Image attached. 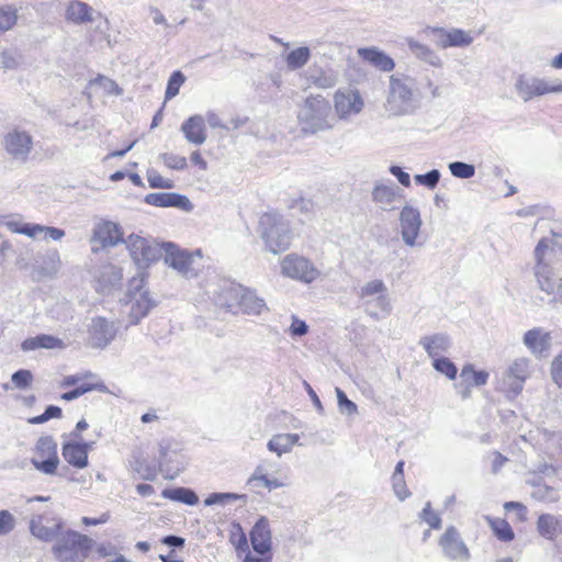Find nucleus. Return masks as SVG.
I'll return each mask as SVG.
<instances>
[{
  "instance_id": "obj_1",
  "label": "nucleus",
  "mask_w": 562,
  "mask_h": 562,
  "mask_svg": "<svg viewBox=\"0 0 562 562\" xmlns=\"http://www.w3.org/2000/svg\"><path fill=\"white\" fill-rule=\"evenodd\" d=\"M334 121L331 104L321 94L307 97L297 111V122L303 133L315 134L330 130Z\"/></svg>"
},
{
  "instance_id": "obj_2",
  "label": "nucleus",
  "mask_w": 562,
  "mask_h": 562,
  "mask_svg": "<svg viewBox=\"0 0 562 562\" xmlns=\"http://www.w3.org/2000/svg\"><path fill=\"white\" fill-rule=\"evenodd\" d=\"M93 546V540L71 529H63L52 548L60 562H83Z\"/></svg>"
},
{
  "instance_id": "obj_3",
  "label": "nucleus",
  "mask_w": 562,
  "mask_h": 562,
  "mask_svg": "<svg viewBox=\"0 0 562 562\" xmlns=\"http://www.w3.org/2000/svg\"><path fill=\"white\" fill-rule=\"evenodd\" d=\"M386 111L394 116L412 114L418 106L414 93V81L408 77L391 76Z\"/></svg>"
},
{
  "instance_id": "obj_4",
  "label": "nucleus",
  "mask_w": 562,
  "mask_h": 562,
  "mask_svg": "<svg viewBox=\"0 0 562 562\" xmlns=\"http://www.w3.org/2000/svg\"><path fill=\"white\" fill-rule=\"evenodd\" d=\"M261 237L268 249L273 254L285 251L290 245L292 235L289 224L274 212H267L259 222Z\"/></svg>"
},
{
  "instance_id": "obj_5",
  "label": "nucleus",
  "mask_w": 562,
  "mask_h": 562,
  "mask_svg": "<svg viewBox=\"0 0 562 562\" xmlns=\"http://www.w3.org/2000/svg\"><path fill=\"white\" fill-rule=\"evenodd\" d=\"M553 249L548 241L541 239L535 249V277L539 289L547 294H558L562 302V278L555 282L554 269L551 265Z\"/></svg>"
},
{
  "instance_id": "obj_6",
  "label": "nucleus",
  "mask_w": 562,
  "mask_h": 562,
  "mask_svg": "<svg viewBox=\"0 0 562 562\" xmlns=\"http://www.w3.org/2000/svg\"><path fill=\"white\" fill-rule=\"evenodd\" d=\"M358 296L367 314L376 319L380 317V313L389 315L392 310L387 286L380 279L366 282L359 289Z\"/></svg>"
},
{
  "instance_id": "obj_7",
  "label": "nucleus",
  "mask_w": 562,
  "mask_h": 562,
  "mask_svg": "<svg viewBox=\"0 0 562 562\" xmlns=\"http://www.w3.org/2000/svg\"><path fill=\"white\" fill-rule=\"evenodd\" d=\"M125 304L130 305V323L137 324L154 307L155 301L144 290V274L139 273L128 283Z\"/></svg>"
},
{
  "instance_id": "obj_8",
  "label": "nucleus",
  "mask_w": 562,
  "mask_h": 562,
  "mask_svg": "<svg viewBox=\"0 0 562 562\" xmlns=\"http://www.w3.org/2000/svg\"><path fill=\"white\" fill-rule=\"evenodd\" d=\"M515 90L522 101L528 102L547 93L562 92V81H548L544 78L524 74L517 77Z\"/></svg>"
},
{
  "instance_id": "obj_9",
  "label": "nucleus",
  "mask_w": 562,
  "mask_h": 562,
  "mask_svg": "<svg viewBox=\"0 0 562 562\" xmlns=\"http://www.w3.org/2000/svg\"><path fill=\"white\" fill-rule=\"evenodd\" d=\"M57 453V443L50 436L41 437L35 446L34 457L31 459L32 465L40 472L54 475L59 465Z\"/></svg>"
},
{
  "instance_id": "obj_10",
  "label": "nucleus",
  "mask_w": 562,
  "mask_h": 562,
  "mask_svg": "<svg viewBox=\"0 0 562 562\" xmlns=\"http://www.w3.org/2000/svg\"><path fill=\"white\" fill-rule=\"evenodd\" d=\"M281 273L303 283H312L321 276V271L311 260L296 254L286 255L282 259Z\"/></svg>"
},
{
  "instance_id": "obj_11",
  "label": "nucleus",
  "mask_w": 562,
  "mask_h": 562,
  "mask_svg": "<svg viewBox=\"0 0 562 562\" xmlns=\"http://www.w3.org/2000/svg\"><path fill=\"white\" fill-rule=\"evenodd\" d=\"M124 241L131 257L139 268L147 267L162 256L164 244L159 245L154 240L134 234H131Z\"/></svg>"
},
{
  "instance_id": "obj_12",
  "label": "nucleus",
  "mask_w": 562,
  "mask_h": 562,
  "mask_svg": "<svg viewBox=\"0 0 562 562\" xmlns=\"http://www.w3.org/2000/svg\"><path fill=\"white\" fill-rule=\"evenodd\" d=\"M423 33L426 35H434L435 44L442 49L449 47H469L474 41L472 31H464L457 27L445 29L439 26H428L423 31Z\"/></svg>"
},
{
  "instance_id": "obj_13",
  "label": "nucleus",
  "mask_w": 562,
  "mask_h": 562,
  "mask_svg": "<svg viewBox=\"0 0 562 562\" xmlns=\"http://www.w3.org/2000/svg\"><path fill=\"white\" fill-rule=\"evenodd\" d=\"M398 221L402 240L406 246L415 247L423 225L419 211L406 204L400 212Z\"/></svg>"
},
{
  "instance_id": "obj_14",
  "label": "nucleus",
  "mask_w": 562,
  "mask_h": 562,
  "mask_svg": "<svg viewBox=\"0 0 562 562\" xmlns=\"http://www.w3.org/2000/svg\"><path fill=\"white\" fill-rule=\"evenodd\" d=\"M119 326L104 317H93L88 326V341L93 348H105L116 336Z\"/></svg>"
},
{
  "instance_id": "obj_15",
  "label": "nucleus",
  "mask_w": 562,
  "mask_h": 562,
  "mask_svg": "<svg viewBox=\"0 0 562 562\" xmlns=\"http://www.w3.org/2000/svg\"><path fill=\"white\" fill-rule=\"evenodd\" d=\"M123 241L120 227L110 221L98 223L93 228V234L90 238L92 251L98 252L101 249L116 246Z\"/></svg>"
},
{
  "instance_id": "obj_16",
  "label": "nucleus",
  "mask_w": 562,
  "mask_h": 562,
  "mask_svg": "<svg viewBox=\"0 0 562 562\" xmlns=\"http://www.w3.org/2000/svg\"><path fill=\"white\" fill-rule=\"evenodd\" d=\"M363 104V100L357 90H338L334 95L336 114L341 120H347L360 113Z\"/></svg>"
},
{
  "instance_id": "obj_17",
  "label": "nucleus",
  "mask_w": 562,
  "mask_h": 562,
  "mask_svg": "<svg viewBox=\"0 0 562 562\" xmlns=\"http://www.w3.org/2000/svg\"><path fill=\"white\" fill-rule=\"evenodd\" d=\"M522 344L533 357L546 358L552 346V336L543 327H533L524 334Z\"/></svg>"
},
{
  "instance_id": "obj_18",
  "label": "nucleus",
  "mask_w": 562,
  "mask_h": 562,
  "mask_svg": "<svg viewBox=\"0 0 562 562\" xmlns=\"http://www.w3.org/2000/svg\"><path fill=\"white\" fill-rule=\"evenodd\" d=\"M439 546L445 555L450 560L467 562L470 559L469 549L453 526L446 529L445 533L439 539Z\"/></svg>"
},
{
  "instance_id": "obj_19",
  "label": "nucleus",
  "mask_w": 562,
  "mask_h": 562,
  "mask_svg": "<svg viewBox=\"0 0 562 562\" xmlns=\"http://www.w3.org/2000/svg\"><path fill=\"white\" fill-rule=\"evenodd\" d=\"M3 145L13 159L25 161L32 150L33 139L29 133L14 130L4 136Z\"/></svg>"
},
{
  "instance_id": "obj_20",
  "label": "nucleus",
  "mask_w": 562,
  "mask_h": 562,
  "mask_svg": "<svg viewBox=\"0 0 562 562\" xmlns=\"http://www.w3.org/2000/svg\"><path fill=\"white\" fill-rule=\"evenodd\" d=\"M403 200V191L394 183H376L372 190V201L381 210L390 212L397 210Z\"/></svg>"
},
{
  "instance_id": "obj_21",
  "label": "nucleus",
  "mask_w": 562,
  "mask_h": 562,
  "mask_svg": "<svg viewBox=\"0 0 562 562\" xmlns=\"http://www.w3.org/2000/svg\"><path fill=\"white\" fill-rule=\"evenodd\" d=\"M165 262L183 277L194 274L192 262L193 258L187 250H182L172 243L164 244Z\"/></svg>"
},
{
  "instance_id": "obj_22",
  "label": "nucleus",
  "mask_w": 562,
  "mask_h": 562,
  "mask_svg": "<svg viewBox=\"0 0 562 562\" xmlns=\"http://www.w3.org/2000/svg\"><path fill=\"white\" fill-rule=\"evenodd\" d=\"M100 18H102L101 12L94 10L91 5L80 0H71L66 7V21L76 25L93 23Z\"/></svg>"
},
{
  "instance_id": "obj_23",
  "label": "nucleus",
  "mask_w": 562,
  "mask_h": 562,
  "mask_svg": "<svg viewBox=\"0 0 562 562\" xmlns=\"http://www.w3.org/2000/svg\"><path fill=\"white\" fill-rule=\"evenodd\" d=\"M63 529L64 521L61 518H54L50 526L44 524V517L42 515L34 516L30 520L31 533L44 542L56 540Z\"/></svg>"
},
{
  "instance_id": "obj_24",
  "label": "nucleus",
  "mask_w": 562,
  "mask_h": 562,
  "mask_svg": "<svg viewBox=\"0 0 562 562\" xmlns=\"http://www.w3.org/2000/svg\"><path fill=\"white\" fill-rule=\"evenodd\" d=\"M145 202L149 205L160 207H178L183 211H191L193 205L191 201L182 194L175 192L149 193L145 196Z\"/></svg>"
},
{
  "instance_id": "obj_25",
  "label": "nucleus",
  "mask_w": 562,
  "mask_h": 562,
  "mask_svg": "<svg viewBox=\"0 0 562 562\" xmlns=\"http://www.w3.org/2000/svg\"><path fill=\"white\" fill-rule=\"evenodd\" d=\"M180 130L183 133L187 142L195 146L204 144L207 138L205 120L200 114H194L187 119L181 124Z\"/></svg>"
},
{
  "instance_id": "obj_26",
  "label": "nucleus",
  "mask_w": 562,
  "mask_h": 562,
  "mask_svg": "<svg viewBox=\"0 0 562 562\" xmlns=\"http://www.w3.org/2000/svg\"><path fill=\"white\" fill-rule=\"evenodd\" d=\"M91 442L68 441L63 445V457L72 467L83 469L88 465V451Z\"/></svg>"
},
{
  "instance_id": "obj_27",
  "label": "nucleus",
  "mask_w": 562,
  "mask_h": 562,
  "mask_svg": "<svg viewBox=\"0 0 562 562\" xmlns=\"http://www.w3.org/2000/svg\"><path fill=\"white\" fill-rule=\"evenodd\" d=\"M250 540L252 549L259 553L265 554L271 549V532L269 529V521L266 517H261L252 527L250 532Z\"/></svg>"
},
{
  "instance_id": "obj_28",
  "label": "nucleus",
  "mask_w": 562,
  "mask_h": 562,
  "mask_svg": "<svg viewBox=\"0 0 562 562\" xmlns=\"http://www.w3.org/2000/svg\"><path fill=\"white\" fill-rule=\"evenodd\" d=\"M244 285L239 283L226 282L216 293L215 304L220 307L231 311L233 307L239 306V301L243 297Z\"/></svg>"
},
{
  "instance_id": "obj_29",
  "label": "nucleus",
  "mask_w": 562,
  "mask_h": 562,
  "mask_svg": "<svg viewBox=\"0 0 562 562\" xmlns=\"http://www.w3.org/2000/svg\"><path fill=\"white\" fill-rule=\"evenodd\" d=\"M358 55L381 71H391L395 67L394 60L376 47L359 48Z\"/></svg>"
},
{
  "instance_id": "obj_30",
  "label": "nucleus",
  "mask_w": 562,
  "mask_h": 562,
  "mask_svg": "<svg viewBox=\"0 0 562 562\" xmlns=\"http://www.w3.org/2000/svg\"><path fill=\"white\" fill-rule=\"evenodd\" d=\"M241 295L238 307L244 314L258 316L268 311L265 300L255 290L244 286Z\"/></svg>"
},
{
  "instance_id": "obj_31",
  "label": "nucleus",
  "mask_w": 562,
  "mask_h": 562,
  "mask_svg": "<svg viewBox=\"0 0 562 562\" xmlns=\"http://www.w3.org/2000/svg\"><path fill=\"white\" fill-rule=\"evenodd\" d=\"M406 44H407V47L409 48V50L412 52V54L416 58L427 63L428 65H430L432 67H436V68L442 67V65H443L442 59L428 45L422 44L418 41L414 40L413 37L406 38Z\"/></svg>"
},
{
  "instance_id": "obj_32",
  "label": "nucleus",
  "mask_w": 562,
  "mask_h": 562,
  "mask_svg": "<svg viewBox=\"0 0 562 562\" xmlns=\"http://www.w3.org/2000/svg\"><path fill=\"white\" fill-rule=\"evenodd\" d=\"M419 345L425 349L427 355L432 358H439L440 353L448 351L450 348V338L445 334H435L424 336L419 340Z\"/></svg>"
},
{
  "instance_id": "obj_33",
  "label": "nucleus",
  "mask_w": 562,
  "mask_h": 562,
  "mask_svg": "<svg viewBox=\"0 0 562 562\" xmlns=\"http://www.w3.org/2000/svg\"><path fill=\"white\" fill-rule=\"evenodd\" d=\"M300 435L297 434H277L268 441L267 448L270 452L281 457L291 452L292 448L299 443Z\"/></svg>"
},
{
  "instance_id": "obj_34",
  "label": "nucleus",
  "mask_w": 562,
  "mask_h": 562,
  "mask_svg": "<svg viewBox=\"0 0 562 562\" xmlns=\"http://www.w3.org/2000/svg\"><path fill=\"white\" fill-rule=\"evenodd\" d=\"M538 532L546 539L552 540L562 533V520L551 514H542L537 521Z\"/></svg>"
},
{
  "instance_id": "obj_35",
  "label": "nucleus",
  "mask_w": 562,
  "mask_h": 562,
  "mask_svg": "<svg viewBox=\"0 0 562 562\" xmlns=\"http://www.w3.org/2000/svg\"><path fill=\"white\" fill-rule=\"evenodd\" d=\"M61 267V259L58 250L50 249L42 258V262L37 268L41 277H54Z\"/></svg>"
},
{
  "instance_id": "obj_36",
  "label": "nucleus",
  "mask_w": 562,
  "mask_h": 562,
  "mask_svg": "<svg viewBox=\"0 0 562 562\" xmlns=\"http://www.w3.org/2000/svg\"><path fill=\"white\" fill-rule=\"evenodd\" d=\"M161 495L165 498L180 502L191 506L196 505L199 503V497L195 494V492L186 487L166 488L162 491Z\"/></svg>"
},
{
  "instance_id": "obj_37",
  "label": "nucleus",
  "mask_w": 562,
  "mask_h": 562,
  "mask_svg": "<svg viewBox=\"0 0 562 562\" xmlns=\"http://www.w3.org/2000/svg\"><path fill=\"white\" fill-rule=\"evenodd\" d=\"M541 440L548 453L553 457H562V434L560 431L543 429Z\"/></svg>"
},
{
  "instance_id": "obj_38",
  "label": "nucleus",
  "mask_w": 562,
  "mask_h": 562,
  "mask_svg": "<svg viewBox=\"0 0 562 562\" xmlns=\"http://www.w3.org/2000/svg\"><path fill=\"white\" fill-rule=\"evenodd\" d=\"M311 58V50L306 46H302L291 50L286 57V67L290 70H296L304 67Z\"/></svg>"
},
{
  "instance_id": "obj_39",
  "label": "nucleus",
  "mask_w": 562,
  "mask_h": 562,
  "mask_svg": "<svg viewBox=\"0 0 562 562\" xmlns=\"http://www.w3.org/2000/svg\"><path fill=\"white\" fill-rule=\"evenodd\" d=\"M3 226L15 234L25 235L32 238L33 227L35 224L24 222L20 215H11L3 220Z\"/></svg>"
},
{
  "instance_id": "obj_40",
  "label": "nucleus",
  "mask_w": 562,
  "mask_h": 562,
  "mask_svg": "<svg viewBox=\"0 0 562 562\" xmlns=\"http://www.w3.org/2000/svg\"><path fill=\"white\" fill-rule=\"evenodd\" d=\"M123 278L122 269L114 266L108 265L102 268L99 277V282L105 288L111 289L120 284Z\"/></svg>"
},
{
  "instance_id": "obj_41",
  "label": "nucleus",
  "mask_w": 562,
  "mask_h": 562,
  "mask_svg": "<svg viewBox=\"0 0 562 562\" xmlns=\"http://www.w3.org/2000/svg\"><path fill=\"white\" fill-rule=\"evenodd\" d=\"M460 378L464 383L482 386L487 383L488 373L486 371H475L472 364H467L462 368Z\"/></svg>"
},
{
  "instance_id": "obj_42",
  "label": "nucleus",
  "mask_w": 562,
  "mask_h": 562,
  "mask_svg": "<svg viewBox=\"0 0 562 562\" xmlns=\"http://www.w3.org/2000/svg\"><path fill=\"white\" fill-rule=\"evenodd\" d=\"M485 518L498 540L507 542L514 539V531L506 520L488 516Z\"/></svg>"
},
{
  "instance_id": "obj_43",
  "label": "nucleus",
  "mask_w": 562,
  "mask_h": 562,
  "mask_svg": "<svg viewBox=\"0 0 562 562\" xmlns=\"http://www.w3.org/2000/svg\"><path fill=\"white\" fill-rule=\"evenodd\" d=\"M65 236V231L58 227L53 226H44L41 224H35L33 227L32 239H42V240H60Z\"/></svg>"
},
{
  "instance_id": "obj_44",
  "label": "nucleus",
  "mask_w": 562,
  "mask_h": 562,
  "mask_svg": "<svg viewBox=\"0 0 562 562\" xmlns=\"http://www.w3.org/2000/svg\"><path fill=\"white\" fill-rule=\"evenodd\" d=\"M249 482H258L260 483V486H263L270 491L284 486L283 482L279 481L278 479L269 477L262 464H259L256 468L252 476L249 479Z\"/></svg>"
},
{
  "instance_id": "obj_45",
  "label": "nucleus",
  "mask_w": 562,
  "mask_h": 562,
  "mask_svg": "<svg viewBox=\"0 0 562 562\" xmlns=\"http://www.w3.org/2000/svg\"><path fill=\"white\" fill-rule=\"evenodd\" d=\"M18 21V10L12 5L0 8V33L12 29Z\"/></svg>"
},
{
  "instance_id": "obj_46",
  "label": "nucleus",
  "mask_w": 562,
  "mask_h": 562,
  "mask_svg": "<svg viewBox=\"0 0 562 562\" xmlns=\"http://www.w3.org/2000/svg\"><path fill=\"white\" fill-rule=\"evenodd\" d=\"M184 81L186 76L180 70L173 71L168 79L165 100L167 101L175 98L179 93V90Z\"/></svg>"
},
{
  "instance_id": "obj_47",
  "label": "nucleus",
  "mask_w": 562,
  "mask_h": 562,
  "mask_svg": "<svg viewBox=\"0 0 562 562\" xmlns=\"http://www.w3.org/2000/svg\"><path fill=\"white\" fill-rule=\"evenodd\" d=\"M90 86L102 89L105 94L121 95L123 92L114 80L105 76H98L95 79L90 81Z\"/></svg>"
},
{
  "instance_id": "obj_48",
  "label": "nucleus",
  "mask_w": 562,
  "mask_h": 562,
  "mask_svg": "<svg viewBox=\"0 0 562 562\" xmlns=\"http://www.w3.org/2000/svg\"><path fill=\"white\" fill-rule=\"evenodd\" d=\"M529 367L530 360L521 357L515 359L506 371L510 372L513 376L521 378V380L526 381L530 374Z\"/></svg>"
},
{
  "instance_id": "obj_49",
  "label": "nucleus",
  "mask_w": 562,
  "mask_h": 562,
  "mask_svg": "<svg viewBox=\"0 0 562 562\" xmlns=\"http://www.w3.org/2000/svg\"><path fill=\"white\" fill-rule=\"evenodd\" d=\"M525 382L521 378L513 376L510 372L506 371L503 378V389L508 396H516L522 391Z\"/></svg>"
},
{
  "instance_id": "obj_50",
  "label": "nucleus",
  "mask_w": 562,
  "mask_h": 562,
  "mask_svg": "<svg viewBox=\"0 0 562 562\" xmlns=\"http://www.w3.org/2000/svg\"><path fill=\"white\" fill-rule=\"evenodd\" d=\"M432 367L450 380H454L457 378L458 369L448 358L441 357L434 359Z\"/></svg>"
},
{
  "instance_id": "obj_51",
  "label": "nucleus",
  "mask_w": 562,
  "mask_h": 562,
  "mask_svg": "<svg viewBox=\"0 0 562 562\" xmlns=\"http://www.w3.org/2000/svg\"><path fill=\"white\" fill-rule=\"evenodd\" d=\"M448 167L451 175L460 179L472 178L475 173V167L473 165L462 161L450 162Z\"/></svg>"
},
{
  "instance_id": "obj_52",
  "label": "nucleus",
  "mask_w": 562,
  "mask_h": 562,
  "mask_svg": "<svg viewBox=\"0 0 562 562\" xmlns=\"http://www.w3.org/2000/svg\"><path fill=\"white\" fill-rule=\"evenodd\" d=\"M240 498H246V496L236 493H212L204 499V505H225L229 502L237 501Z\"/></svg>"
},
{
  "instance_id": "obj_53",
  "label": "nucleus",
  "mask_w": 562,
  "mask_h": 562,
  "mask_svg": "<svg viewBox=\"0 0 562 562\" xmlns=\"http://www.w3.org/2000/svg\"><path fill=\"white\" fill-rule=\"evenodd\" d=\"M159 159L164 162V165L167 168L172 169V170H183L188 166L186 157L170 154V153L160 154Z\"/></svg>"
},
{
  "instance_id": "obj_54",
  "label": "nucleus",
  "mask_w": 562,
  "mask_h": 562,
  "mask_svg": "<svg viewBox=\"0 0 562 562\" xmlns=\"http://www.w3.org/2000/svg\"><path fill=\"white\" fill-rule=\"evenodd\" d=\"M34 378L30 370L21 369L11 376V382L15 389L25 390L31 386Z\"/></svg>"
},
{
  "instance_id": "obj_55",
  "label": "nucleus",
  "mask_w": 562,
  "mask_h": 562,
  "mask_svg": "<svg viewBox=\"0 0 562 562\" xmlns=\"http://www.w3.org/2000/svg\"><path fill=\"white\" fill-rule=\"evenodd\" d=\"M21 63V56L11 49L0 52V67L4 70L15 69Z\"/></svg>"
},
{
  "instance_id": "obj_56",
  "label": "nucleus",
  "mask_w": 562,
  "mask_h": 562,
  "mask_svg": "<svg viewBox=\"0 0 562 562\" xmlns=\"http://www.w3.org/2000/svg\"><path fill=\"white\" fill-rule=\"evenodd\" d=\"M147 181L150 188L157 189H172L173 182L169 179L162 178L155 169L147 170Z\"/></svg>"
},
{
  "instance_id": "obj_57",
  "label": "nucleus",
  "mask_w": 562,
  "mask_h": 562,
  "mask_svg": "<svg viewBox=\"0 0 562 562\" xmlns=\"http://www.w3.org/2000/svg\"><path fill=\"white\" fill-rule=\"evenodd\" d=\"M414 179L417 184L434 189L440 180V172L437 169H432L424 175H416Z\"/></svg>"
},
{
  "instance_id": "obj_58",
  "label": "nucleus",
  "mask_w": 562,
  "mask_h": 562,
  "mask_svg": "<svg viewBox=\"0 0 562 562\" xmlns=\"http://www.w3.org/2000/svg\"><path fill=\"white\" fill-rule=\"evenodd\" d=\"M15 526V517L9 510L0 509V536L9 535Z\"/></svg>"
},
{
  "instance_id": "obj_59",
  "label": "nucleus",
  "mask_w": 562,
  "mask_h": 562,
  "mask_svg": "<svg viewBox=\"0 0 562 562\" xmlns=\"http://www.w3.org/2000/svg\"><path fill=\"white\" fill-rule=\"evenodd\" d=\"M420 518L427 522L430 528H434V529H439L441 527V518L439 517V515L435 512L431 510V506H430V503L428 502L422 514H420Z\"/></svg>"
},
{
  "instance_id": "obj_60",
  "label": "nucleus",
  "mask_w": 562,
  "mask_h": 562,
  "mask_svg": "<svg viewBox=\"0 0 562 562\" xmlns=\"http://www.w3.org/2000/svg\"><path fill=\"white\" fill-rule=\"evenodd\" d=\"M338 406L340 412L346 413L348 415H352L357 412V405L350 401L344 391L339 387L336 389Z\"/></svg>"
},
{
  "instance_id": "obj_61",
  "label": "nucleus",
  "mask_w": 562,
  "mask_h": 562,
  "mask_svg": "<svg viewBox=\"0 0 562 562\" xmlns=\"http://www.w3.org/2000/svg\"><path fill=\"white\" fill-rule=\"evenodd\" d=\"M40 349H63L65 344L61 339L52 335H38Z\"/></svg>"
},
{
  "instance_id": "obj_62",
  "label": "nucleus",
  "mask_w": 562,
  "mask_h": 562,
  "mask_svg": "<svg viewBox=\"0 0 562 562\" xmlns=\"http://www.w3.org/2000/svg\"><path fill=\"white\" fill-rule=\"evenodd\" d=\"M533 495L540 501L550 503L558 502L560 498L559 493L550 486H539Z\"/></svg>"
},
{
  "instance_id": "obj_63",
  "label": "nucleus",
  "mask_w": 562,
  "mask_h": 562,
  "mask_svg": "<svg viewBox=\"0 0 562 562\" xmlns=\"http://www.w3.org/2000/svg\"><path fill=\"white\" fill-rule=\"evenodd\" d=\"M308 331V326L307 324L297 318L296 316H292V323H291V326L289 328V333L291 336H304L306 335Z\"/></svg>"
},
{
  "instance_id": "obj_64",
  "label": "nucleus",
  "mask_w": 562,
  "mask_h": 562,
  "mask_svg": "<svg viewBox=\"0 0 562 562\" xmlns=\"http://www.w3.org/2000/svg\"><path fill=\"white\" fill-rule=\"evenodd\" d=\"M552 380L562 387V353L559 355L551 364Z\"/></svg>"
}]
</instances>
